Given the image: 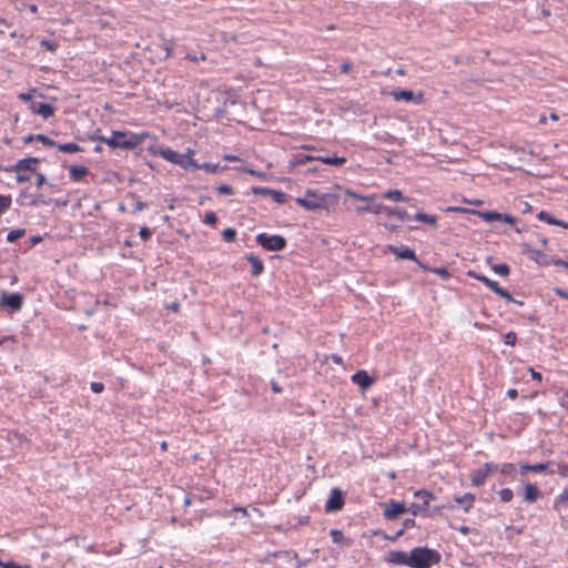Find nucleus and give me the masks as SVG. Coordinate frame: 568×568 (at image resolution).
Here are the masks:
<instances>
[{
    "instance_id": "6ab92c4d",
    "label": "nucleus",
    "mask_w": 568,
    "mask_h": 568,
    "mask_svg": "<svg viewBox=\"0 0 568 568\" xmlns=\"http://www.w3.org/2000/svg\"><path fill=\"white\" fill-rule=\"evenodd\" d=\"M523 253L527 254L531 260L539 265H547V255L539 250L532 248L529 244H523Z\"/></svg>"
},
{
    "instance_id": "4468645a",
    "label": "nucleus",
    "mask_w": 568,
    "mask_h": 568,
    "mask_svg": "<svg viewBox=\"0 0 568 568\" xmlns=\"http://www.w3.org/2000/svg\"><path fill=\"white\" fill-rule=\"evenodd\" d=\"M40 162L38 158H24L19 160L14 165L11 166V171L13 172H22V171H30L36 172L37 171V164Z\"/></svg>"
},
{
    "instance_id": "aec40b11",
    "label": "nucleus",
    "mask_w": 568,
    "mask_h": 568,
    "mask_svg": "<svg viewBox=\"0 0 568 568\" xmlns=\"http://www.w3.org/2000/svg\"><path fill=\"white\" fill-rule=\"evenodd\" d=\"M524 501L535 503L540 497V490L536 484H526L523 487Z\"/></svg>"
},
{
    "instance_id": "5701e85b",
    "label": "nucleus",
    "mask_w": 568,
    "mask_h": 568,
    "mask_svg": "<svg viewBox=\"0 0 568 568\" xmlns=\"http://www.w3.org/2000/svg\"><path fill=\"white\" fill-rule=\"evenodd\" d=\"M475 495L471 493H466L463 496H456L454 498L455 503L463 506V509L465 513H469L470 509L474 507L475 501Z\"/></svg>"
},
{
    "instance_id": "b1692460",
    "label": "nucleus",
    "mask_w": 568,
    "mask_h": 568,
    "mask_svg": "<svg viewBox=\"0 0 568 568\" xmlns=\"http://www.w3.org/2000/svg\"><path fill=\"white\" fill-rule=\"evenodd\" d=\"M89 169L82 165H71L69 168V175L73 182H80L87 174Z\"/></svg>"
},
{
    "instance_id": "e2e57ef3",
    "label": "nucleus",
    "mask_w": 568,
    "mask_h": 568,
    "mask_svg": "<svg viewBox=\"0 0 568 568\" xmlns=\"http://www.w3.org/2000/svg\"><path fill=\"white\" fill-rule=\"evenodd\" d=\"M375 209H376V204H374V205H363V206H357L356 207V212L357 213L369 212V213H374L375 214Z\"/></svg>"
},
{
    "instance_id": "f704fd0d",
    "label": "nucleus",
    "mask_w": 568,
    "mask_h": 568,
    "mask_svg": "<svg viewBox=\"0 0 568 568\" xmlns=\"http://www.w3.org/2000/svg\"><path fill=\"white\" fill-rule=\"evenodd\" d=\"M201 170H204L205 172L209 173H219L223 170V168H221L216 163L204 162L201 164Z\"/></svg>"
},
{
    "instance_id": "37998d69",
    "label": "nucleus",
    "mask_w": 568,
    "mask_h": 568,
    "mask_svg": "<svg viewBox=\"0 0 568 568\" xmlns=\"http://www.w3.org/2000/svg\"><path fill=\"white\" fill-rule=\"evenodd\" d=\"M203 222L207 225L215 226L217 216L213 211H207L204 215Z\"/></svg>"
},
{
    "instance_id": "052dcab7",
    "label": "nucleus",
    "mask_w": 568,
    "mask_h": 568,
    "mask_svg": "<svg viewBox=\"0 0 568 568\" xmlns=\"http://www.w3.org/2000/svg\"><path fill=\"white\" fill-rule=\"evenodd\" d=\"M163 50H164V53H165L164 54V59H169V58L172 57V54H173V45H172V43L170 41H168V42H165L163 44Z\"/></svg>"
},
{
    "instance_id": "7c9ffc66",
    "label": "nucleus",
    "mask_w": 568,
    "mask_h": 568,
    "mask_svg": "<svg viewBox=\"0 0 568 568\" xmlns=\"http://www.w3.org/2000/svg\"><path fill=\"white\" fill-rule=\"evenodd\" d=\"M235 514H241L243 518H246L248 516L247 509L245 507L236 506L231 509H226L222 513V516L224 518H231Z\"/></svg>"
},
{
    "instance_id": "c85d7f7f",
    "label": "nucleus",
    "mask_w": 568,
    "mask_h": 568,
    "mask_svg": "<svg viewBox=\"0 0 568 568\" xmlns=\"http://www.w3.org/2000/svg\"><path fill=\"white\" fill-rule=\"evenodd\" d=\"M55 148L63 153H75L84 151L79 144L73 142L63 144L57 143Z\"/></svg>"
},
{
    "instance_id": "bf43d9fd",
    "label": "nucleus",
    "mask_w": 568,
    "mask_h": 568,
    "mask_svg": "<svg viewBox=\"0 0 568 568\" xmlns=\"http://www.w3.org/2000/svg\"><path fill=\"white\" fill-rule=\"evenodd\" d=\"M90 388L93 393L100 394L104 390V385L100 382H92Z\"/></svg>"
},
{
    "instance_id": "6e6d98bb",
    "label": "nucleus",
    "mask_w": 568,
    "mask_h": 568,
    "mask_svg": "<svg viewBox=\"0 0 568 568\" xmlns=\"http://www.w3.org/2000/svg\"><path fill=\"white\" fill-rule=\"evenodd\" d=\"M352 70V64L347 61H343L337 64V71L339 73H348Z\"/></svg>"
},
{
    "instance_id": "39448f33",
    "label": "nucleus",
    "mask_w": 568,
    "mask_h": 568,
    "mask_svg": "<svg viewBox=\"0 0 568 568\" xmlns=\"http://www.w3.org/2000/svg\"><path fill=\"white\" fill-rule=\"evenodd\" d=\"M414 497L420 498L423 501H420V505L415 503L410 504V506L408 507V511L413 516L422 515L424 517H427L429 503L430 500L435 499V496L433 495L432 491L427 489H418L414 493Z\"/></svg>"
},
{
    "instance_id": "680f3d73",
    "label": "nucleus",
    "mask_w": 568,
    "mask_h": 568,
    "mask_svg": "<svg viewBox=\"0 0 568 568\" xmlns=\"http://www.w3.org/2000/svg\"><path fill=\"white\" fill-rule=\"evenodd\" d=\"M245 172H247L248 174L251 175H254L261 180H266L267 179V174L265 172H261V171H255L253 169H245Z\"/></svg>"
},
{
    "instance_id": "c03bdc74",
    "label": "nucleus",
    "mask_w": 568,
    "mask_h": 568,
    "mask_svg": "<svg viewBox=\"0 0 568 568\" xmlns=\"http://www.w3.org/2000/svg\"><path fill=\"white\" fill-rule=\"evenodd\" d=\"M430 273L439 275L443 280H449L452 274L446 267H434Z\"/></svg>"
},
{
    "instance_id": "4c0bfd02",
    "label": "nucleus",
    "mask_w": 568,
    "mask_h": 568,
    "mask_svg": "<svg viewBox=\"0 0 568 568\" xmlns=\"http://www.w3.org/2000/svg\"><path fill=\"white\" fill-rule=\"evenodd\" d=\"M36 141L41 142L45 146L55 148L57 142L44 134H36Z\"/></svg>"
},
{
    "instance_id": "ea45409f",
    "label": "nucleus",
    "mask_w": 568,
    "mask_h": 568,
    "mask_svg": "<svg viewBox=\"0 0 568 568\" xmlns=\"http://www.w3.org/2000/svg\"><path fill=\"white\" fill-rule=\"evenodd\" d=\"M516 470V466L513 463H504L499 466V471L504 476H508Z\"/></svg>"
},
{
    "instance_id": "79ce46f5",
    "label": "nucleus",
    "mask_w": 568,
    "mask_h": 568,
    "mask_svg": "<svg viewBox=\"0 0 568 568\" xmlns=\"http://www.w3.org/2000/svg\"><path fill=\"white\" fill-rule=\"evenodd\" d=\"M11 205L9 195H0V215L3 214Z\"/></svg>"
},
{
    "instance_id": "dca6fc26",
    "label": "nucleus",
    "mask_w": 568,
    "mask_h": 568,
    "mask_svg": "<svg viewBox=\"0 0 568 568\" xmlns=\"http://www.w3.org/2000/svg\"><path fill=\"white\" fill-rule=\"evenodd\" d=\"M396 101L414 102L416 104L423 101V94L419 92L417 95L412 90H398L392 93Z\"/></svg>"
},
{
    "instance_id": "a19ab883",
    "label": "nucleus",
    "mask_w": 568,
    "mask_h": 568,
    "mask_svg": "<svg viewBox=\"0 0 568 568\" xmlns=\"http://www.w3.org/2000/svg\"><path fill=\"white\" fill-rule=\"evenodd\" d=\"M190 153H191V151L189 150V153H187V156H186V160H185V163H184L185 168H183V169L184 170H189V169L192 168V169H195V170H201V164L197 163L196 160L192 159L190 156Z\"/></svg>"
},
{
    "instance_id": "20e7f679",
    "label": "nucleus",
    "mask_w": 568,
    "mask_h": 568,
    "mask_svg": "<svg viewBox=\"0 0 568 568\" xmlns=\"http://www.w3.org/2000/svg\"><path fill=\"white\" fill-rule=\"evenodd\" d=\"M256 242L264 250L276 252L285 248L287 242L284 236L278 234L270 235L267 233H260L256 235Z\"/></svg>"
},
{
    "instance_id": "393cba45",
    "label": "nucleus",
    "mask_w": 568,
    "mask_h": 568,
    "mask_svg": "<svg viewBox=\"0 0 568 568\" xmlns=\"http://www.w3.org/2000/svg\"><path fill=\"white\" fill-rule=\"evenodd\" d=\"M246 260L252 265V271H251L252 276H258L263 273L264 264L257 256L250 254L246 256Z\"/></svg>"
},
{
    "instance_id": "a878e982",
    "label": "nucleus",
    "mask_w": 568,
    "mask_h": 568,
    "mask_svg": "<svg viewBox=\"0 0 568 568\" xmlns=\"http://www.w3.org/2000/svg\"><path fill=\"white\" fill-rule=\"evenodd\" d=\"M345 156H338L336 154H322V164H328L333 166H342L346 163Z\"/></svg>"
},
{
    "instance_id": "72a5a7b5",
    "label": "nucleus",
    "mask_w": 568,
    "mask_h": 568,
    "mask_svg": "<svg viewBox=\"0 0 568 568\" xmlns=\"http://www.w3.org/2000/svg\"><path fill=\"white\" fill-rule=\"evenodd\" d=\"M26 233V230L24 229H16V230H12L10 231L8 234H7V241L9 243H13L16 241H18L19 239H21Z\"/></svg>"
},
{
    "instance_id": "9b49d317",
    "label": "nucleus",
    "mask_w": 568,
    "mask_h": 568,
    "mask_svg": "<svg viewBox=\"0 0 568 568\" xmlns=\"http://www.w3.org/2000/svg\"><path fill=\"white\" fill-rule=\"evenodd\" d=\"M406 511H408V508H406L405 503L390 500L383 515L387 520H393Z\"/></svg>"
},
{
    "instance_id": "2eb2a0df",
    "label": "nucleus",
    "mask_w": 568,
    "mask_h": 568,
    "mask_svg": "<svg viewBox=\"0 0 568 568\" xmlns=\"http://www.w3.org/2000/svg\"><path fill=\"white\" fill-rule=\"evenodd\" d=\"M30 110L32 113L39 114L45 120L54 114V108L51 104L38 101H31Z\"/></svg>"
},
{
    "instance_id": "9d476101",
    "label": "nucleus",
    "mask_w": 568,
    "mask_h": 568,
    "mask_svg": "<svg viewBox=\"0 0 568 568\" xmlns=\"http://www.w3.org/2000/svg\"><path fill=\"white\" fill-rule=\"evenodd\" d=\"M384 213L389 217H396L399 221L410 220V216L404 209L390 207L382 203L376 204L375 214Z\"/></svg>"
},
{
    "instance_id": "58836bf2",
    "label": "nucleus",
    "mask_w": 568,
    "mask_h": 568,
    "mask_svg": "<svg viewBox=\"0 0 568 568\" xmlns=\"http://www.w3.org/2000/svg\"><path fill=\"white\" fill-rule=\"evenodd\" d=\"M467 276L481 282L485 286H487V283H489V281H490L489 277H487L480 273H477L476 271H471V270L467 272Z\"/></svg>"
},
{
    "instance_id": "49530a36",
    "label": "nucleus",
    "mask_w": 568,
    "mask_h": 568,
    "mask_svg": "<svg viewBox=\"0 0 568 568\" xmlns=\"http://www.w3.org/2000/svg\"><path fill=\"white\" fill-rule=\"evenodd\" d=\"M480 468L484 470L487 477L495 471H499V466L494 463H485Z\"/></svg>"
},
{
    "instance_id": "0e129e2a",
    "label": "nucleus",
    "mask_w": 568,
    "mask_h": 568,
    "mask_svg": "<svg viewBox=\"0 0 568 568\" xmlns=\"http://www.w3.org/2000/svg\"><path fill=\"white\" fill-rule=\"evenodd\" d=\"M552 291H554V293H555L557 296H559V297H561V298H564V300H567V301H568V291H566V290H564V288H561V287H554V290H552Z\"/></svg>"
},
{
    "instance_id": "5fc2aeb1",
    "label": "nucleus",
    "mask_w": 568,
    "mask_h": 568,
    "mask_svg": "<svg viewBox=\"0 0 568 568\" xmlns=\"http://www.w3.org/2000/svg\"><path fill=\"white\" fill-rule=\"evenodd\" d=\"M41 47L51 52H54L58 49V44L54 41L50 40H42Z\"/></svg>"
},
{
    "instance_id": "f3484780",
    "label": "nucleus",
    "mask_w": 568,
    "mask_h": 568,
    "mask_svg": "<svg viewBox=\"0 0 568 568\" xmlns=\"http://www.w3.org/2000/svg\"><path fill=\"white\" fill-rule=\"evenodd\" d=\"M296 202L306 210L320 209V196L312 191H307L305 196L296 199Z\"/></svg>"
},
{
    "instance_id": "412c9836",
    "label": "nucleus",
    "mask_w": 568,
    "mask_h": 568,
    "mask_svg": "<svg viewBox=\"0 0 568 568\" xmlns=\"http://www.w3.org/2000/svg\"><path fill=\"white\" fill-rule=\"evenodd\" d=\"M537 219L539 221H541V222H546L549 225H557V226H560V227H562L565 230H568V222H565L562 220L556 219L552 214H550L547 211H540L537 214Z\"/></svg>"
},
{
    "instance_id": "2f4dec72",
    "label": "nucleus",
    "mask_w": 568,
    "mask_h": 568,
    "mask_svg": "<svg viewBox=\"0 0 568 568\" xmlns=\"http://www.w3.org/2000/svg\"><path fill=\"white\" fill-rule=\"evenodd\" d=\"M491 270L503 277H507L510 274V267L506 263L491 265Z\"/></svg>"
},
{
    "instance_id": "c756f323",
    "label": "nucleus",
    "mask_w": 568,
    "mask_h": 568,
    "mask_svg": "<svg viewBox=\"0 0 568 568\" xmlns=\"http://www.w3.org/2000/svg\"><path fill=\"white\" fill-rule=\"evenodd\" d=\"M412 219L430 225H435L437 222V217L435 215H428L424 212H417Z\"/></svg>"
},
{
    "instance_id": "de8ad7c7",
    "label": "nucleus",
    "mask_w": 568,
    "mask_h": 568,
    "mask_svg": "<svg viewBox=\"0 0 568 568\" xmlns=\"http://www.w3.org/2000/svg\"><path fill=\"white\" fill-rule=\"evenodd\" d=\"M272 192V189L265 187V186H253L252 193L254 195H263V196H270Z\"/></svg>"
},
{
    "instance_id": "f03ea898",
    "label": "nucleus",
    "mask_w": 568,
    "mask_h": 568,
    "mask_svg": "<svg viewBox=\"0 0 568 568\" xmlns=\"http://www.w3.org/2000/svg\"><path fill=\"white\" fill-rule=\"evenodd\" d=\"M146 136H149L146 132L134 133L114 130L108 140H104V143L112 150H134Z\"/></svg>"
},
{
    "instance_id": "3c124183",
    "label": "nucleus",
    "mask_w": 568,
    "mask_h": 568,
    "mask_svg": "<svg viewBox=\"0 0 568 568\" xmlns=\"http://www.w3.org/2000/svg\"><path fill=\"white\" fill-rule=\"evenodd\" d=\"M132 197L135 200L133 213H138L148 207L146 202L141 201L135 194H133Z\"/></svg>"
},
{
    "instance_id": "e433bc0d",
    "label": "nucleus",
    "mask_w": 568,
    "mask_h": 568,
    "mask_svg": "<svg viewBox=\"0 0 568 568\" xmlns=\"http://www.w3.org/2000/svg\"><path fill=\"white\" fill-rule=\"evenodd\" d=\"M498 495L503 503H509L514 498V493L510 488H503L501 490L498 491Z\"/></svg>"
},
{
    "instance_id": "cd10ccee",
    "label": "nucleus",
    "mask_w": 568,
    "mask_h": 568,
    "mask_svg": "<svg viewBox=\"0 0 568 568\" xmlns=\"http://www.w3.org/2000/svg\"><path fill=\"white\" fill-rule=\"evenodd\" d=\"M383 199L397 201V202H408L410 199L403 195L402 191L399 190H388L382 194Z\"/></svg>"
},
{
    "instance_id": "1a4fd4ad",
    "label": "nucleus",
    "mask_w": 568,
    "mask_h": 568,
    "mask_svg": "<svg viewBox=\"0 0 568 568\" xmlns=\"http://www.w3.org/2000/svg\"><path fill=\"white\" fill-rule=\"evenodd\" d=\"M554 466H555L554 460H548V462L538 463V464L524 463V464H519V471H520V474H526V473L539 474L542 471H547L548 474L554 475L555 474Z\"/></svg>"
},
{
    "instance_id": "603ef678",
    "label": "nucleus",
    "mask_w": 568,
    "mask_h": 568,
    "mask_svg": "<svg viewBox=\"0 0 568 568\" xmlns=\"http://www.w3.org/2000/svg\"><path fill=\"white\" fill-rule=\"evenodd\" d=\"M139 236L143 242H146L151 239L152 232L148 226H142L139 231Z\"/></svg>"
},
{
    "instance_id": "ddd939ff",
    "label": "nucleus",
    "mask_w": 568,
    "mask_h": 568,
    "mask_svg": "<svg viewBox=\"0 0 568 568\" xmlns=\"http://www.w3.org/2000/svg\"><path fill=\"white\" fill-rule=\"evenodd\" d=\"M384 561L389 565L408 566L409 554L402 550H390L385 555Z\"/></svg>"
},
{
    "instance_id": "13d9d810",
    "label": "nucleus",
    "mask_w": 568,
    "mask_h": 568,
    "mask_svg": "<svg viewBox=\"0 0 568 568\" xmlns=\"http://www.w3.org/2000/svg\"><path fill=\"white\" fill-rule=\"evenodd\" d=\"M486 287L491 290L497 295H499V293L503 291V287L499 286V284L496 281H494V280H490L489 283H487Z\"/></svg>"
},
{
    "instance_id": "69168bd1",
    "label": "nucleus",
    "mask_w": 568,
    "mask_h": 568,
    "mask_svg": "<svg viewBox=\"0 0 568 568\" xmlns=\"http://www.w3.org/2000/svg\"><path fill=\"white\" fill-rule=\"evenodd\" d=\"M31 180V176L28 174H23L22 172L17 173L16 181L18 183H27Z\"/></svg>"
},
{
    "instance_id": "4be33fe9",
    "label": "nucleus",
    "mask_w": 568,
    "mask_h": 568,
    "mask_svg": "<svg viewBox=\"0 0 568 568\" xmlns=\"http://www.w3.org/2000/svg\"><path fill=\"white\" fill-rule=\"evenodd\" d=\"M329 535L332 537L333 542L338 545V546H341V547L348 548L353 544L352 539L345 537L343 531L339 530V529H332L329 531Z\"/></svg>"
},
{
    "instance_id": "bb28decb",
    "label": "nucleus",
    "mask_w": 568,
    "mask_h": 568,
    "mask_svg": "<svg viewBox=\"0 0 568 568\" xmlns=\"http://www.w3.org/2000/svg\"><path fill=\"white\" fill-rule=\"evenodd\" d=\"M486 479H487V476L481 468L474 470L470 475L471 485L475 487L483 486L485 484Z\"/></svg>"
},
{
    "instance_id": "473e14b6",
    "label": "nucleus",
    "mask_w": 568,
    "mask_h": 568,
    "mask_svg": "<svg viewBox=\"0 0 568 568\" xmlns=\"http://www.w3.org/2000/svg\"><path fill=\"white\" fill-rule=\"evenodd\" d=\"M478 214L486 222L498 221L501 217V213H498L496 211H484L478 212Z\"/></svg>"
},
{
    "instance_id": "f8f14e48",
    "label": "nucleus",
    "mask_w": 568,
    "mask_h": 568,
    "mask_svg": "<svg viewBox=\"0 0 568 568\" xmlns=\"http://www.w3.org/2000/svg\"><path fill=\"white\" fill-rule=\"evenodd\" d=\"M387 250L392 254L396 255V257L399 260L417 261V255H416L415 251L408 246H405V245L396 246V245L389 244L387 246Z\"/></svg>"
},
{
    "instance_id": "09e8293b",
    "label": "nucleus",
    "mask_w": 568,
    "mask_h": 568,
    "mask_svg": "<svg viewBox=\"0 0 568 568\" xmlns=\"http://www.w3.org/2000/svg\"><path fill=\"white\" fill-rule=\"evenodd\" d=\"M555 466H557V469H555V474L557 473L560 477H567L568 476V464L562 463H556Z\"/></svg>"
},
{
    "instance_id": "864d4df0",
    "label": "nucleus",
    "mask_w": 568,
    "mask_h": 568,
    "mask_svg": "<svg viewBox=\"0 0 568 568\" xmlns=\"http://www.w3.org/2000/svg\"><path fill=\"white\" fill-rule=\"evenodd\" d=\"M216 191L219 192V194H222V195H231L234 193L233 187L227 184L219 185Z\"/></svg>"
},
{
    "instance_id": "a18cd8bd",
    "label": "nucleus",
    "mask_w": 568,
    "mask_h": 568,
    "mask_svg": "<svg viewBox=\"0 0 568 568\" xmlns=\"http://www.w3.org/2000/svg\"><path fill=\"white\" fill-rule=\"evenodd\" d=\"M270 196L278 204H283L286 200V195L282 191L272 190Z\"/></svg>"
},
{
    "instance_id": "8fccbe9b",
    "label": "nucleus",
    "mask_w": 568,
    "mask_h": 568,
    "mask_svg": "<svg viewBox=\"0 0 568 568\" xmlns=\"http://www.w3.org/2000/svg\"><path fill=\"white\" fill-rule=\"evenodd\" d=\"M517 342V335L515 332L510 331L504 335V343L506 345L515 346Z\"/></svg>"
},
{
    "instance_id": "a211bd4d",
    "label": "nucleus",
    "mask_w": 568,
    "mask_h": 568,
    "mask_svg": "<svg viewBox=\"0 0 568 568\" xmlns=\"http://www.w3.org/2000/svg\"><path fill=\"white\" fill-rule=\"evenodd\" d=\"M352 382L365 390L373 385L374 379L367 374L366 371H357L352 376Z\"/></svg>"
},
{
    "instance_id": "338daca9",
    "label": "nucleus",
    "mask_w": 568,
    "mask_h": 568,
    "mask_svg": "<svg viewBox=\"0 0 568 568\" xmlns=\"http://www.w3.org/2000/svg\"><path fill=\"white\" fill-rule=\"evenodd\" d=\"M498 296L505 298L509 303L516 302V298H514L513 295L505 288H503Z\"/></svg>"
},
{
    "instance_id": "0eeeda50",
    "label": "nucleus",
    "mask_w": 568,
    "mask_h": 568,
    "mask_svg": "<svg viewBox=\"0 0 568 568\" xmlns=\"http://www.w3.org/2000/svg\"><path fill=\"white\" fill-rule=\"evenodd\" d=\"M345 497L346 493L344 490L338 487L332 488L324 506L325 511L331 514L342 510L345 505Z\"/></svg>"
},
{
    "instance_id": "f257e3e1",
    "label": "nucleus",
    "mask_w": 568,
    "mask_h": 568,
    "mask_svg": "<svg viewBox=\"0 0 568 568\" xmlns=\"http://www.w3.org/2000/svg\"><path fill=\"white\" fill-rule=\"evenodd\" d=\"M348 197L372 202L375 199V195H362L351 190L337 186L334 192L322 194V211H326L327 214L336 213L346 204Z\"/></svg>"
},
{
    "instance_id": "6e6552de",
    "label": "nucleus",
    "mask_w": 568,
    "mask_h": 568,
    "mask_svg": "<svg viewBox=\"0 0 568 568\" xmlns=\"http://www.w3.org/2000/svg\"><path fill=\"white\" fill-rule=\"evenodd\" d=\"M23 304V296L20 293L1 292L0 306L12 312L20 311Z\"/></svg>"
},
{
    "instance_id": "4d7b16f0",
    "label": "nucleus",
    "mask_w": 568,
    "mask_h": 568,
    "mask_svg": "<svg viewBox=\"0 0 568 568\" xmlns=\"http://www.w3.org/2000/svg\"><path fill=\"white\" fill-rule=\"evenodd\" d=\"M322 72L335 77L337 74V65L326 63L325 68L322 69Z\"/></svg>"
},
{
    "instance_id": "c9c22d12",
    "label": "nucleus",
    "mask_w": 568,
    "mask_h": 568,
    "mask_svg": "<svg viewBox=\"0 0 568 568\" xmlns=\"http://www.w3.org/2000/svg\"><path fill=\"white\" fill-rule=\"evenodd\" d=\"M223 240L227 243H232L236 239V231L232 227H226L222 232Z\"/></svg>"
},
{
    "instance_id": "423d86ee",
    "label": "nucleus",
    "mask_w": 568,
    "mask_h": 568,
    "mask_svg": "<svg viewBox=\"0 0 568 568\" xmlns=\"http://www.w3.org/2000/svg\"><path fill=\"white\" fill-rule=\"evenodd\" d=\"M150 153L153 155H160L168 162L179 165L180 168H185L184 163L187 156V153H179L170 148H159L151 146L149 149Z\"/></svg>"
},
{
    "instance_id": "774afa93",
    "label": "nucleus",
    "mask_w": 568,
    "mask_h": 568,
    "mask_svg": "<svg viewBox=\"0 0 568 568\" xmlns=\"http://www.w3.org/2000/svg\"><path fill=\"white\" fill-rule=\"evenodd\" d=\"M416 526V521L415 519L413 518H406L404 521H403V529L404 530H407L409 528H413Z\"/></svg>"
},
{
    "instance_id": "7ed1b4c3",
    "label": "nucleus",
    "mask_w": 568,
    "mask_h": 568,
    "mask_svg": "<svg viewBox=\"0 0 568 568\" xmlns=\"http://www.w3.org/2000/svg\"><path fill=\"white\" fill-rule=\"evenodd\" d=\"M442 560V555L436 549L426 546L415 547L409 552V568H430L438 565Z\"/></svg>"
}]
</instances>
